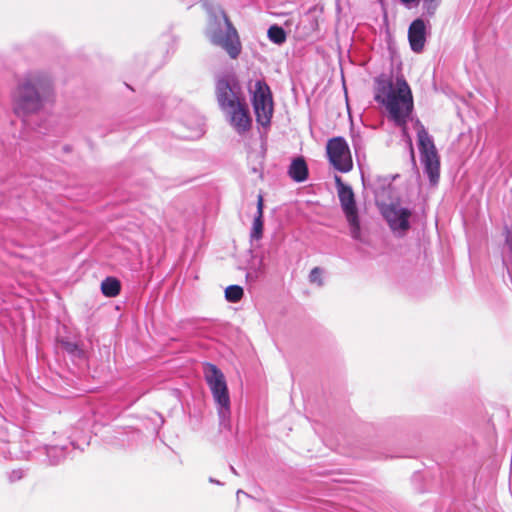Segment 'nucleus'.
<instances>
[{
	"mask_svg": "<svg viewBox=\"0 0 512 512\" xmlns=\"http://www.w3.org/2000/svg\"><path fill=\"white\" fill-rule=\"evenodd\" d=\"M374 99L385 107L389 120L397 127L405 129L414 110V101L410 86L403 75L397 76L395 83L384 74L376 77Z\"/></svg>",
	"mask_w": 512,
	"mask_h": 512,
	"instance_id": "1",
	"label": "nucleus"
},
{
	"mask_svg": "<svg viewBox=\"0 0 512 512\" xmlns=\"http://www.w3.org/2000/svg\"><path fill=\"white\" fill-rule=\"evenodd\" d=\"M51 84L49 78L40 72L25 75L13 93V109L17 116L37 113L44 105Z\"/></svg>",
	"mask_w": 512,
	"mask_h": 512,
	"instance_id": "2",
	"label": "nucleus"
},
{
	"mask_svg": "<svg viewBox=\"0 0 512 512\" xmlns=\"http://www.w3.org/2000/svg\"><path fill=\"white\" fill-rule=\"evenodd\" d=\"M205 35L213 46L224 50L231 59L239 57L242 44L238 32L222 9L209 11Z\"/></svg>",
	"mask_w": 512,
	"mask_h": 512,
	"instance_id": "3",
	"label": "nucleus"
},
{
	"mask_svg": "<svg viewBox=\"0 0 512 512\" xmlns=\"http://www.w3.org/2000/svg\"><path fill=\"white\" fill-rule=\"evenodd\" d=\"M203 374L216 403L220 424L225 425L231 414L230 396L225 376L215 364L209 362L203 364Z\"/></svg>",
	"mask_w": 512,
	"mask_h": 512,
	"instance_id": "4",
	"label": "nucleus"
},
{
	"mask_svg": "<svg viewBox=\"0 0 512 512\" xmlns=\"http://www.w3.org/2000/svg\"><path fill=\"white\" fill-rule=\"evenodd\" d=\"M417 138L424 173L428 176L431 185H437L440 178V160L434 141L423 126L418 129Z\"/></svg>",
	"mask_w": 512,
	"mask_h": 512,
	"instance_id": "5",
	"label": "nucleus"
},
{
	"mask_svg": "<svg viewBox=\"0 0 512 512\" xmlns=\"http://www.w3.org/2000/svg\"><path fill=\"white\" fill-rule=\"evenodd\" d=\"M341 208L349 226L350 236L356 241H362L361 226L352 187L343 183L341 177H334Z\"/></svg>",
	"mask_w": 512,
	"mask_h": 512,
	"instance_id": "6",
	"label": "nucleus"
},
{
	"mask_svg": "<svg viewBox=\"0 0 512 512\" xmlns=\"http://www.w3.org/2000/svg\"><path fill=\"white\" fill-rule=\"evenodd\" d=\"M252 104L257 123L263 127L269 126L273 115V99L270 87L265 81H256Z\"/></svg>",
	"mask_w": 512,
	"mask_h": 512,
	"instance_id": "7",
	"label": "nucleus"
},
{
	"mask_svg": "<svg viewBox=\"0 0 512 512\" xmlns=\"http://www.w3.org/2000/svg\"><path fill=\"white\" fill-rule=\"evenodd\" d=\"M326 152L333 167L342 173L349 172L353 167L350 149L343 137H335L328 141Z\"/></svg>",
	"mask_w": 512,
	"mask_h": 512,
	"instance_id": "8",
	"label": "nucleus"
},
{
	"mask_svg": "<svg viewBox=\"0 0 512 512\" xmlns=\"http://www.w3.org/2000/svg\"><path fill=\"white\" fill-rule=\"evenodd\" d=\"M238 84L228 76L220 77L216 82V96L220 108L225 112L244 102L238 96Z\"/></svg>",
	"mask_w": 512,
	"mask_h": 512,
	"instance_id": "9",
	"label": "nucleus"
},
{
	"mask_svg": "<svg viewBox=\"0 0 512 512\" xmlns=\"http://www.w3.org/2000/svg\"><path fill=\"white\" fill-rule=\"evenodd\" d=\"M411 210L392 203L383 212V215L391 228L398 236H403L410 229L409 219Z\"/></svg>",
	"mask_w": 512,
	"mask_h": 512,
	"instance_id": "10",
	"label": "nucleus"
},
{
	"mask_svg": "<svg viewBox=\"0 0 512 512\" xmlns=\"http://www.w3.org/2000/svg\"><path fill=\"white\" fill-rule=\"evenodd\" d=\"M225 112L228 115L230 125L239 135H243L251 129L252 119L245 101Z\"/></svg>",
	"mask_w": 512,
	"mask_h": 512,
	"instance_id": "11",
	"label": "nucleus"
},
{
	"mask_svg": "<svg viewBox=\"0 0 512 512\" xmlns=\"http://www.w3.org/2000/svg\"><path fill=\"white\" fill-rule=\"evenodd\" d=\"M408 40L411 50L420 53L426 42V26L421 18L415 19L408 29Z\"/></svg>",
	"mask_w": 512,
	"mask_h": 512,
	"instance_id": "12",
	"label": "nucleus"
},
{
	"mask_svg": "<svg viewBox=\"0 0 512 512\" xmlns=\"http://www.w3.org/2000/svg\"><path fill=\"white\" fill-rule=\"evenodd\" d=\"M67 447L58 445H44L35 450V453L45 456V461L49 465H57L66 457Z\"/></svg>",
	"mask_w": 512,
	"mask_h": 512,
	"instance_id": "13",
	"label": "nucleus"
},
{
	"mask_svg": "<svg viewBox=\"0 0 512 512\" xmlns=\"http://www.w3.org/2000/svg\"><path fill=\"white\" fill-rule=\"evenodd\" d=\"M289 177L295 182L301 183L308 178V166L303 157H296L292 160L289 169Z\"/></svg>",
	"mask_w": 512,
	"mask_h": 512,
	"instance_id": "14",
	"label": "nucleus"
},
{
	"mask_svg": "<svg viewBox=\"0 0 512 512\" xmlns=\"http://www.w3.org/2000/svg\"><path fill=\"white\" fill-rule=\"evenodd\" d=\"M263 225V197L259 195L257 200V213L254 217L250 233L251 240H260L262 238Z\"/></svg>",
	"mask_w": 512,
	"mask_h": 512,
	"instance_id": "15",
	"label": "nucleus"
},
{
	"mask_svg": "<svg viewBox=\"0 0 512 512\" xmlns=\"http://www.w3.org/2000/svg\"><path fill=\"white\" fill-rule=\"evenodd\" d=\"M101 291L106 297H116L121 291V283L115 277H106L101 283Z\"/></svg>",
	"mask_w": 512,
	"mask_h": 512,
	"instance_id": "16",
	"label": "nucleus"
},
{
	"mask_svg": "<svg viewBox=\"0 0 512 512\" xmlns=\"http://www.w3.org/2000/svg\"><path fill=\"white\" fill-rule=\"evenodd\" d=\"M267 35L271 42L278 44V45L283 44L287 38L285 30L281 26H278V25H272L268 29Z\"/></svg>",
	"mask_w": 512,
	"mask_h": 512,
	"instance_id": "17",
	"label": "nucleus"
},
{
	"mask_svg": "<svg viewBox=\"0 0 512 512\" xmlns=\"http://www.w3.org/2000/svg\"><path fill=\"white\" fill-rule=\"evenodd\" d=\"M243 288L239 285H230L225 289V298L231 303L239 302L243 297Z\"/></svg>",
	"mask_w": 512,
	"mask_h": 512,
	"instance_id": "18",
	"label": "nucleus"
},
{
	"mask_svg": "<svg viewBox=\"0 0 512 512\" xmlns=\"http://www.w3.org/2000/svg\"><path fill=\"white\" fill-rule=\"evenodd\" d=\"M263 274V262L260 260L257 266H250L247 273L246 279L248 281H256Z\"/></svg>",
	"mask_w": 512,
	"mask_h": 512,
	"instance_id": "19",
	"label": "nucleus"
},
{
	"mask_svg": "<svg viewBox=\"0 0 512 512\" xmlns=\"http://www.w3.org/2000/svg\"><path fill=\"white\" fill-rule=\"evenodd\" d=\"M441 0H423V10L428 16H433L440 5Z\"/></svg>",
	"mask_w": 512,
	"mask_h": 512,
	"instance_id": "20",
	"label": "nucleus"
},
{
	"mask_svg": "<svg viewBox=\"0 0 512 512\" xmlns=\"http://www.w3.org/2000/svg\"><path fill=\"white\" fill-rule=\"evenodd\" d=\"M0 455L5 459L14 457V453L11 449V443L5 440L0 441Z\"/></svg>",
	"mask_w": 512,
	"mask_h": 512,
	"instance_id": "21",
	"label": "nucleus"
},
{
	"mask_svg": "<svg viewBox=\"0 0 512 512\" xmlns=\"http://www.w3.org/2000/svg\"><path fill=\"white\" fill-rule=\"evenodd\" d=\"M321 274H322L321 268H319V267L313 268L309 274L310 282L318 283L319 285H322Z\"/></svg>",
	"mask_w": 512,
	"mask_h": 512,
	"instance_id": "22",
	"label": "nucleus"
},
{
	"mask_svg": "<svg viewBox=\"0 0 512 512\" xmlns=\"http://www.w3.org/2000/svg\"><path fill=\"white\" fill-rule=\"evenodd\" d=\"M25 476V470L14 469L8 474V479L11 483L21 480Z\"/></svg>",
	"mask_w": 512,
	"mask_h": 512,
	"instance_id": "23",
	"label": "nucleus"
},
{
	"mask_svg": "<svg viewBox=\"0 0 512 512\" xmlns=\"http://www.w3.org/2000/svg\"><path fill=\"white\" fill-rule=\"evenodd\" d=\"M405 7L411 8L413 5H417L419 0H399Z\"/></svg>",
	"mask_w": 512,
	"mask_h": 512,
	"instance_id": "24",
	"label": "nucleus"
},
{
	"mask_svg": "<svg viewBox=\"0 0 512 512\" xmlns=\"http://www.w3.org/2000/svg\"><path fill=\"white\" fill-rule=\"evenodd\" d=\"M65 348L69 353H74L75 351L78 350L77 344L70 342L66 343Z\"/></svg>",
	"mask_w": 512,
	"mask_h": 512,
	"instance_id": "25",
	"label": "nucleus"
},
{
	"mask_svg": "<svg viewBox=\"0 0 512 512\" xmlns=\"http://www.w3.org/2000/svg\"><path fill=\"white\" fill-rule=\"evenodd\" d=\"M409 147H410L411 161H412L413 165H414V166H416V160H415L414 150H413V146H412V143H411V142L409 143Z\"/></svg>",
	"mask_w": 512,
	"mask_h": 512,
	"instance_id": "26",
	"label": "nucleus"
},
{
	"mask_svg": "<svg viewBox=\"0 0 512 512\" xmlns=\"http://www.w3.org/2000/svg\"><path fill=\"white\" fill-rule=\"evenodd\" d=\"M209 481H210L211 483H214V484H218V485H220V484H221L218 480L213 479V478H210V479H209Z\"/></svg>",
	"mask_w": 512,
	"mask_h": 512,
	"instance_id": "27",
	"label": "nucleus"
},
{
	"mask_svg": "<svg viewBox=\"0 0 512 512\" xmlns=\"http://www.w3.org/2000/svg\"><path fill=\"white\" fill-rule=\"evenodd\" d=\"M230 470L234 473V474H237L235 468L233 466H230Z\"/></svg>",
	"mask_w": 512,
	"mask_h": 512,
	"instance_id": "28",
	"label": "nucleus"
},
{
	"mask_svg": "<svg viewBox=\"0 0 512 512\" xmlns=\"http://www.w3.org/2000/svg\"><path fill=\"white\" fill-rule=\"evenodd\" d=\"M240 493H244V492L242 490H238L237 495H239Z\"/></svg>",
	"mask_w": 512,
	"mask_h": 512,
	"instance_id": "29",
	"label": "nucleus"
}]
</instances>
